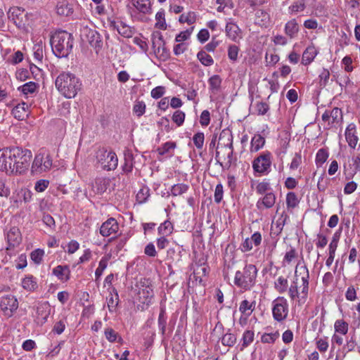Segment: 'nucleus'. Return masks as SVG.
<instances>
[{"label":"nucleus","mask_w":360,"mask_h":360,"mask_svg":"<svg viewBox=\"0 0 360 360\" xmlns=\"http://www.w3.org/2000/svg\"><path fill=\"white\" fill-rule=\"evenodd\" d=\"M56 87L67 98H75L82 89V82L75 75L69 72H61L56 79Z\"/></svg>","instance_id":"f257e3e1"},{"label":"nucleus","mask_w":360,"mask_h":360,"mask_svg":"<svg viewBox=\"0 0 360 360\" xmlns=\"http://www.w3.org/2000/svg\"><path fill=\"white\" fill-rule=\"evenodd\" d=\"M51 45L53 53L58 58H65L73 48V36L64 30L56 32L51 38Z\"/></svg>","instance_id":"f03ea898"},{"label":"nucleus","mask_w":360,"mask_h":360,"mask_svg":"<svg viewBox=\"0 0 360 360\" xmlns=\"http://www.w3.org/2000/svg\"><path fill=\"white\" fill-rule=\"evenodd\" d=\"M299 269L300 274L302 275V285L300 286V288H302L301 292H299L298 291L299 278L297 274L298 266H297L295 272V279L289 288L288 294L292 300H295L296 298L300 297V299L303 300V302H304L307 297L309 292V274L306 266H300Z\"/></svg>","instance_id":"7ed1b4c3"},{"label":"nucleus","mask_w":360,"mask_h":360,"mask_svg":"<svg viewBox=\"0 0 360 360\" xmlns=\"http://www.w3.org/2000/svg\"><path fill=\"white\" fill-rule=\"evenodd\" d=\"M257 269L253 264H247L242 271H237L234 283L245 290H250L255 283Z\"/></svg>","instance_id":"20e7f679"},{"label":"nucleus","mask_w":360,"mask_h":360,"mask_svg":"<svg viewBox=\"0 0 360 360\" xmlns=\"http://www.w3.org/2000/svg\"><path fill=\"white\" fill-rule=\"evenodd\" d=\"M14 174L25 173L30 166L32 157V152L28 149L20 147H12Z\"/></svg>","instance_id":"39448f33"},{"label":"nucleus","mask_w":360,"mask_h":360,"mask_svg":"<svg viewBox=\"0 0 360 360\" xmlns=\"http://www.w3.org/2000/svg\"><path fill=\"white\" fill-rule=\"evenodd\" d=\"M96 160L105 170H114L117 166V157L114 152L101 148L96 152Z\"/></svg>","instance_id":"423d86ee"},{"label":"nucleus","mask_w":360,"mask_h":360,"mask_svg":"<svg viewBox=\"0 0 360 360\" xmlns=\"http://www.w3.org/2000/svg\"><path fill=\"white\" fill-rule=\"evenodd\" d=\"M12 151V147L0 150V171L5 172L8 174H14Z\"/></svg>","instance_id":"0eeeda50"},{"label":"nucleus","mask_w":360,"mask_h":360,"mask_svg":"<svg viewBox=\"0 0 360 360\" xmlns=\"http://www.w3.org/2000/svg\"><path fill=\"white\" fill-rule=\"evenodd\" d=\"M271 153L266 151L260 154L252 162V167L255 172L264 174L270 171L271 165Z\"/></svg>","instance_id":"6e6552de"},{"label":"nucleus","mask_w":360,"mask_h":360,"mask_svg":"<svg viewBox=\"0 0 360 360\" xmlns=\"http://www.w3.org/2000/svg\"><path fill=\"white\" fill-rule=\"evenodd\" d=\"M322 120L327 123V128L330 129L335 124L342 122L343 117L340 108H333L332 110H326L321 117Z\"/></svg>","instance_id":"1a4fd4ad"},{"label":"nucleus","mask_w":360,"mask_h":360,"mask_svg":"<svg viewBox=\"0 0 360 360\" xmlns=\"http://www.w3.org/2000/svg\"><path fill=\"white\" fill-rule=\"evenodd\" d=\"M281 302L274 304L272 312L275 320L281 321L284 320L288 315V304L286 300L283 297L278 298Z\"/></svg>","instance_id":"9d476101"},{"label":"nucleus","mask_w":360,"mask_h":360,"mask_svg":"<svg viewBox=\"0 0 360 360\" xmlns=\"http://www.w3.org/2000/svg\"><path fill=\"white\" fill-rule=\"evenodd\" d=\"M0 306L5 315L10 317L13 311L18 309V303L14 296H7L2 299Z\"/></svg>","instance_id":"9b49d317"},{"label":"nucleus","mask_w":360,"mask_h":360,"mask_svg":"<svg viewBox=\"0 0 360 360\" xmlns=\"http://www.w3.org/2000/svg\"><path fill=\"white\" fill-rule=\"evenodd\" d=\"M158 41V46L156 48V41H153V48L154 49L155 53L162 60H167L170 56L169 51L165 47V41L163 39L162 35L160 33Z\"/></svg>","instance_id":"f8f14e48"},{"label":"nucleus","mask_w":360,"mask_h":360,"mask_svg":"<svg viewBox=\"0 0 360 360\" xmlns=\"http://www.w3.org/2000/svg\"><path fill=\"white\" fill-rule=\"evenodd\" d=\"M118 229L119 225L116 219L110 218L101 225L100 233L104 237H108L112 233H116Z\"/></svg>","instance_id":"ddd939ff"},{"label":"nucleus","mask_w":360,"mask_h":360,"mask_svg":"<svg viewBox=\"0 0 360 360\" xmlns=\"http://www.w3.org/2000/svg\"><path fill=\"white\" fill-rule=\"evenodd\" d=\"M345 135L348 145L352 148H355L359 141V138L357 136L356 126L354 123H350L347 125Z\"/></svg>","instance_id":"4468645a"},{"label":"nucleus","mask_w":360,"mask_h":360,"mask_svg":"<svg viewBox=\"0 0 360 360\" xmlns=\"http://www.w3.org/2000/svg\"><path fill=\"white\" fill-rule=\"evenodd\" d=\"M87 41L96 52L98 53L103 46V41L101 34L94 30H89L86 34Z\"/></svg>","instance_id":"2eb2a0df"},{"label":"nucleus","mask_w":360,"mask_h":360,"mask_svg":"<svg viewBox=\"0 0 360 360\" xmlns=\"http://www.w3.org/2000/svg\"><path fill=\"white\" fill-rule=\"evenodd\" d=\"M110 27L116 30L120 35L126 38L131 37L134 33V30L130 26L122 21L117 23L115 21L111 20Z\"/></svg>","instance_id":"dca6fc26"},{"label":"nucleus","mask_w":360,"mask_h":360,"mask_svg":"<svg viewBox=\"0 0 360 360\" xmlns=\"http://www.w3.org/2000/svg\"><path fill=\"white\" fill-rule=\"evenodd\" d=\"M219 145L225 150L233 147V135L231 130L225 129L221 131L219 137Z\"/></svg>","instance_id":"f3484780"},{"label":"nucleus","mask_w":360,"mask_h":360,"mask_svg":"<svg viewBox=\"0 0 360 360\" xmlns=\"http://www.w3.org/2000/svg\"><path fill=\"white\" fill-rule=\"evenodd\" d=\"M276 202V196L272 192H269L257 202V207L262 210L263 207L266 209L271 208Z\"/></svg>","instance_id":"a211bd4d"},{"label":"nucleus","mask_w":360,"mask_h":360,"mask_svg":"<svg viewBox=\"0 0 360 360\" xmlns=\"http://www.w3.org/2000/svg\"><path fill=\"white\" fill-rule=\"evenodd\" d=\"M7 240L10 247H15L20 244L21 241V233L19 229L13 226L7 233Z\"/></svg>","instance_id":"6ab92c4d"},{"label":"nucleus","mask_w":360,"mask_h":360,"mask_svg":"<svg viewBox=\"0 0 360 360\" xmlns=\"http://www.w3.org/2000/svg\"><path fill=\"white\" fill-rule=\"evenodd\" d=\"M285 34L290 39H294L297 36L300 31V25L295 19H291L285 23Z\"/></svg>","instance_id":"aec40b11"},{"label":"nucleus","mask_w":360,"mask_h":360,"mask_svg":"<svg viewBox=\"0 0 360 360\" xmlns=\"http://www.w3.org/2000/svg\"><path fill=\"white\" fill-rule=\"evenodd\" d=\"M52 273L63 282L68 281L70 278V270L67 265L57 266L53 269Z\"/></svg>","instance_id":"412c9836"},{"label":"nucleus","mask_w":360,"mask_h":360,"mask_svg":"<svg viewBox=\"0 0 360 360\" xmlns=\"http://www.w3.org/2000/svg\"><path fill=\"white\" fill-rule=\"evenodd\" d=\"M74 11L73 5L67 0H61L56 5V12L60 15L69 16Z\"/></svg>","instance_id":"4be33fe9"},{"label":"nucleus","mask_w":360,"mask_h":360,"mask_svg":"<svg viewBox=\"0 0 360 360\" xmlns=\"http://www.w3.org/2000/svg\"><path fill=\"white\" fill-rule=\"evenodd\" d=\"M226 36L233 41H237L240 37L239 34L241 32L239 27L233 22H229L226 25Z\"/></svg>","instance_id":"5701e85b"},{"label":"nucleus","mask_w":360,"mask_h":360,"mask_svg":"<svg viewBox=\"0 0 360 360\" xmlns=\"http://www.w3.org/2000/svg\"><path fill=\"white\" fill-rule=\"evenodd\" d=\"M23 15L24 11L18 7L10 8L8 12V18L19 26L21 25Z\"/></svg>","instance_id":"b1692460"},{"label":"nucleus","mask_w":360,"mask_h":360,"mask_svg":"<svg viewBox=\"0 0 360 360\" xmlns=\"http://www.w3.org/2000/svg\"><path fill=\"white\" fill-rule=\"evenodd\" d=\"M153 295L154 293L152 286H146V288H141L139 290V300L147 305L150 304Z\"/></svg>","instance_id":"393cba45"},{"label":"nucleus","mask_w":360,"mask_h":360,"mask_svg":"<svg viewBox=\"0 0 360 360\" xmlns=\"http://www.w3.org/2000/svg\"><path fill=\"white\" fill-rule=\"evenodd\" d=\"M316 54L317 51L314 46H308L303 52L302 63L305 65L309 64L313 61Z\"/></svg>","instance_id":"a878e982"},{"label":"nucleus","mask_w":360,"mask_h":360,"mask_svg":"<svg viewBox=\"0 0 360 360\" xmlns=\"http://www.w3.org/2000/svg\"><path fill=\"white\" fill-rule=\"evenodd\" d=\"M27 105L25 103H20L12 110V114L18 120H22L27 116Z\"/></svg>","instance_id":"bb28decb"},{"label":"nucleus","mask_w":360,"mask_h":360,"mask_svg":"<svg viewBox=\"0 0 360 360\" xmlns=\"http://www.w3.org/2000/svg\"><path fill=\"white\" fill-rule=\"evenodd\" d=\"M265 143L264 138L260 134H255L251 140V148L252 152H257L261 149Z\"/></svg>","instance_id":"cd10ccee"},{"label":"nucleus","mask_w":360,"mask_h":360,"mask_svg":"<svg viewBox=\"0 0 360 360\" xmlns=\"http://www.w3.org/2000/svg\"><path fill=\"white\" fill-rule=\"evenodd\" d=\"M134 167V156L131 152L127 150L124 152V164L122 169L124 172H131Z\"/></svg>","instance_id":"c85d7f7f"},{"label":"nucleus","mask_w":360,"mask_h":360,"mask_svg":"<svg viewBox=\"0 0 360 360\" xmlns=\"http://www.w3.org/2000/svg\"><path fill=\"white\" fill-rule=\"evenodd\" d=\"M166 325H167V317H166V311L165 307H160V311L158 316V327L161 331L162 335L164 337L166 332Z\"/></svg>","instance_id":"c756f323"},{"label":"nucleus","mask_w":360,"mask_h":360,"mask_svg":"<svg viewBox=\"0 0 360 360\" xmlns=\"http://www.w3.org/2000/svg\"><path fill=\"white\" fill-rule=\"evenodd\" d=\"M197 20V15L193 11H189L187 13H183L179 16V22L180 23H187L192 25Z\"/></svg>","instance_id":"7c9ffc66"},{"label":"nucleus","mask_w":360,"mask_h":360,"mask_svg":"<svg viewBox=\"0 0 360 360\" xmlns=\"http://www.w3.org/2000/svg\"><path fill=\"white\" fill-rule=\"evenodd\" d=\"M198 59L205 66H211L214 64V60L205 51L201 50L197 54Z\"/></svg>","instance_id":"2f4dec72"},{"label":"nucleus","mask_w":360,"mask_h":360,"mask_svg":"<svg viewBox=\"0 0 360 360\" xmlns=\"http://www.w3.org/2000/svg\"><path fill=\"white\" fill-rule=\"evenodd\" d=\"M189 186L185 184H174L171 188V194L172 196L181 195L188 190Z\"/></svg>","instance_id":"473e14b6"},{"label":"nucleus","mask_w":360,"mask_h":360,"mask_svg":"<svg viewBox=\"0 0 360 360\" xmlns=\"http://www.w3.org/2000/svg\"><path fill=\"white\" fill-rule=\"evenodd\" d=\"M306 0H298L295 1L291 6H289L288 10L290 14H296L299 12L303 11L305 8Z\"/></svg>","instance_id":"72a5a7b5"},{"label":"nucleus","mask_w":360,"mask_h":360,"mask_svg":"<svg viewBox=\"0 0 360 360\" xmlns=\"http://www.w3.org/2000/svg\"><path fill=\"white\" fill-rule=\"evenodd\" d=\"M167 257L172 263L176 264L181 261V251H176L174 248H169L167 252Z\"/></svg>","instance_id":"f704fd0d"},{"label":"nucleus","mask_w":360,"mask_h":360,"mask_svg":"<svg viewBox=\"0 0 360 360\" xmlns=\"http://www.w3.org/2000/svg\"><path fill=\"white\" fill-rule=\"evenodd\" d=\"M43 160H44V155L39 154L37 155L34 158L32 165V172H43Z\"/></svg>","instance_id":"c9c22d12"},{"label":"nucleus","mask_w":360,"mask_h":360,"mask_svg":"<svg viewBox=\"0 0 360 360\" xmlns=\"http://www.w3.org/2000/svg\"><path fill=\"white\" fill-rule=\"evenodd\" d=\"M23 288L28 290H34L37 285L35 278L32 276H26L22 281Z\"/></svg>","instance_id":"e433bc0d"},{"label":"nucleus","mask_w":360,"mask_h":360,"mask_svg":"<svg viewBox=\"0 0 360 360\" xmlns=\"http://www.w3.org/2000/svg\"><path fill=\"white\" fill-rule=\"evenodd\" d=\"M300 202L297 195L294 192H290L286 195V205L288 208H295Z\"/></svg>","instance_id":"4c0bfd02"},{"label":"nucleus","mask_w":360,"mask_h":360,"mask_svg":"<svg viewBox=\"0 0 360 360\" xmlns=\"http://www.w3.org/2000/svg\"><path fill=\"white\" fill-rule=\"evenodd\" d=\"M274 287L278 292H285L288 288V280L283 276L278 277L274 283Z\"/></svg>","instance_id":"58836bf2"},{"label":"nucleus","mask_w":360,"mask_h":360,"mask_svg":"<svg viewBox=\"0 0 360 360\" xmlns=\"http://www.w3.org/2000/svg\"><path fill=\"white\" fill-rule=\"evenodd\" d=\"M348 327V323L342 319L337 320L334 325L335 331L342 335H345L347 333Z\"/></svg>","instance_id":"ea45409f"},{"label":"nucleus","mask_w":360,"mask_h":360,"mask_svg":"<svg viewBox=\"0 0 360 360\" xmlns=\"http://www.w3.org/2000/svg\"><path fill=\"white\" fill-rule=\"evenodd\" d=\"M155 20L157 21L155 27L162 30L167 29V24L165 19L164 11H158L155 15Z\"/></svg>","instance_id":"a19ab883"},{"label":"nucleus","mask_w":360,"mask_h":360,"mask_svg":"<svg viewBox=\"0 0 360 360\" xmlns=\"http://www.w3.org/2000/svg\"><path fill=\"white\" fill-rule=\"evenodd\" d=\"M108 260L109 258L108 257H103L101 258L98 264V267L96 269L95 271L96 281H97L101 276L103 271L107 267Z\"/></svg>","instance_id":"79ce46f5"},{"label":"nucleus","mask_w":360,"mask_h":360,"mask_svg":"<svg viewBox=\"0 0 360 360\" xmlns=\"http://www.w3.org/2000/svg\"><path fill=\"white\" fill-rule=\"evenodd\" d=\"M150 196V189L148 187H143L139 190L136 194V200L139 203H143L146 202Z\"/></svg>","instance_id":"37998d69"},{"label":"nucleus","mask_w":360,"mask_h":360,"mask_svg":"<svg viewBox=\"0 0 360 360\" xmlns=\"http://www.w3.org/2000/svg\"><path fill=\"white\" fill-rule=\"evenodd\" d=\"M236 337L235 335L230 333H226L221 338V343L224 346L232 347L236 344Z\"/></svg>","instance_id":"c03bdc74"},{"label":"nucleus","mask_w":360,"mask_h":360,"mask_svg":"<svg viewBox=\"0 0 360 360\" xmlns=\"http://www.w3.org/2000/svg\"><path fill=\"white\" fill-rule=\"evenodd\" d=\"M176 146L175 142L168 141L164 143L161 147H159L157 149L158 154L160 155H164L169 152L171 149H174Z\"/></svg>","instance_id":"a18cd8bd"},{"label":"nucleus","mask_w":360,"mask_h":360,"mask_svg":"<svg viewBox=\"0 0 360 360\" xmlns=\"http://www.w3.org/2000/svg\"><path fill=\"white\" fill-rule=\"evenodd\" d=\"M341 229L337 231L333 236L332 240L329 245V252L335 253L338 248V241L340 238Z\"/></svg>","instance_id":"49530a36"},{"label":"nucleus","mask_w":360,"mask_h":360,"mask_svg":"<svg viewBox=\"0 0 360 360\" xmlns=\"http://www.w3.org/2000/svg\"><path fill=\"white\" fill-rule=\"evenodd\" d=\"M33 51L34 59L37 62L41 63L44 57L43 47L41 43H37L34 44L33 46Z\"/></svg>","instance_id":"de8ad7c7"},{"label":"nucleus","mask_w":360,"mask_h":360,"mask_svg":"<svg viewBox=\"0 0 360 360\" xmlns=\"http://www.w3.org/2000/svg\"><path fill=\"white\" fill-rule=\"evenodd\" d=\"M254 332L250 330H245L243 335V343L242 346L243 347H247L248 345H250L254 340Z\"/></svg>","instance_id":"09e8293b"},{"label":"nucleus","mask_w":360,"mask_h":360,"mask_svg":"<svg viewBox=\"0 0 360 360\" xmlns=\"http://www.w3.org/2000/svg\"><path fill=\"white\" fill-rule=\"evenodd\" d=\"M173 226L169 221H165L158 227V233L160 235H167L172 233Z\"/></svg>","instance_id":"8fccbe9b"},{"label":"nucleus","mask_w":360,"mask_h":360,"mask_svg":"<svg viewBox=\"0 0 360 360\" xmlns=\"http://www.w3.org/2000/svg\"><path fill=\"white\" fill-rule=\"evenodd\" d=\"M131 4L139 11L145 13L148 9V5L149 4V0H131Z\"/></svg>","instance_id":"3c124183"},{"label":"nucleus","mask_w":360,"mask_h":360,"mask_svg":"<svg viewBox=\"0 0 360 360\" xmlns=\"http://www.w3.org/2000/svg\"><path fill=\"white\" fill-rule=\"evenodd\" d=\"M44 255V251L41 249H37L31 252V259L37 264H39Z\"/></svg>","instance_id":"603ef678"},{"label":"nucleus","mask_w":360,"mask_h":360,"mask_svg":"<svg viewBox=\"0 0 360 360\" xmlns=\"http://www.w3.org/2000/svg\"><path fill=\"white\" fill-rule=\"evenodd\" d=\"M328 158V153L324 148H321L318 150L316 155V164L322 165L323 164Z\"/></svg>","instance_id":"864d4df0"},{"label":"nucleus","mask_w":360,"mask_h":360,"mask_svg":"<svg viewBox=\"0 0 360 360\" xmlns=\"http://www.w3.org/2000/svg\"><path fill=\"white\" fill-rule=\"evenodd\" d=\"M36 89L37 84L35 82H27L19 88V89H20L21 91L26 95L28 94L34 93L36 91Z\"/></svg>","instance_id":"5fc2aeb1"},{"label":"nucleus","mask_w":360,"mask_h":360,"mask_svg":"<svg viewBox=\"0 0 360 360\" xmlns=\"http://www.w3.org/2000/svg\"><path fill=\"white\" fill-rule=\"evenodd\" d=\"M193 30H194V27H191L185 31L181 32L179 34H177L176 36L175 41L176 42H181V41L187 40L190 37Z\"/></svg>","instance_id":"6e6d98bb"},{"label":"nucleus","mask_w":360,"mask_h":360,"mask_svg":"<svg viewBox=\"0 0 360 360\" xmlns=\"http://www.w3.org/2000/svg\"><path fill=\"white\" fill-rule=\"evenodd\" d=\"M208 82H209L210 88L212 90L217 91L220 88V86L221 84V79L219 75H214L209 79Z\"/></svg>","instance_id":"4d7b16f0"},{"label":"nucleus","mask_w":360,"mask_h":360,"mask_svg":"<svg viewBox=\"0 0 360 360\" xmlns=\"http://www.w3.org/2000/svg\"><path fill=\"white\" fill-rule=\"evenodd\" d=\"M205 136L202 132L196 133L193 137V143L198 149H201L204 144Z\"/></svg>","instance_id":"13d9d810"},{"label":"nucleus","mask_w":360,"mask_h":360,"mask_svg":"<svg viewBox=\"0 0 360 360\" xmlns=\"http://www.w3.org/2000/svg\"><path fill=\"white\" fill-rule=\"evenodd\" d=\"M185 120V113L181 110H176L172 115V120L178 127L183 124Z\"/></svg>","instance_id":"bf43d9fd"},{"label":"nucleus","mask_w":360,"mask_h":360,"mask_svg":"<svg viewBox=\"0 0 360 360\" xmlns=\"http://www.w3.org/2000/svg\"><path fill=\"white\" fill-rule=\"evenodd\" d=\"M278 337L279 333L278 332L274 333H264L261 338V341L263 343H274Z\"/></svg>","instance_id":"052dcab7"},{"label":"nucleus","mask_w":360,"mask_h":360,"mask_svg":"<svg viewBox=\"0 0 360 360\" xmlns=\"http://www.w3.org/2000/svg\"><path fill=\"white\" fill-rule=\"evenodd\" d=\"M239 48L236 45H230L228 48V57L232 61H236Z\"/></svg>","instance_id":"680f3d73"},{"label":"nucleus","mask_w":360,"mask_h":360,"mask_svg":"<svg viewBox=\"0 0 360 360\" xmlns=\"http://www.w3.org/2000/svg\"><path fill=\"white\" fill-rule=\"evenodd\" d=\"M255 110L257 115H264L269 110V106L266 103L257 102L255 105Z\"/></svg>","instance_id":"e2e57ef3"},{"label":"nucleus","mask_w":360,"mask_h":360,"mask_svg":"<svg viewBox=\"0 0 360 360\" xmlns=\"http://www.w3.org/2000/svg\"><path fill=\"white\" fill-rule=\"evenodd\" d=\"M330 78V72L326 69H323L319 75V86L321 87H325L328 82V79Z\"/></svg>","instance_id":"0e129e2a"},{"label":"nucleus","mask_w":360,"mask_h":360,"mask_svg":"<svg viewBox=\"0 0 360 360\" xmlns=\"http://www.w3.org/2000/svg\"><path fill=\"white\" fill-rule=\"evenodd\" d=\"M42 221L46 226L51 229L54 230L56 228V222L53 217L49 214H44Z\"/></svg>","instance_id":"69168bd1"},{"label":"nucleus","mask_w":360,"mask_h":360,"mask_svg":"<svg viewBox=\"0 0 360 360\" xmlns=\"http://www.w3.org/2000/svg\"><path fill=\"white\" fill-rule=\"evenodd\" d=\"M223 193H224L223 186L221 184H218L216 186L215 191H214V202L216 203H219L222 200Z\"/></svg>","instance_id":"338daca9"},{"label":"nucleus","mask_w":360,"mask_h":360,"mask_svg":"<svg viewBox=\"0 0 360 360\" xmlns=\"http://www.w3.org/2000/svg\"><path fill=\"white\" fill-rule=\"evenodd\" d=\"M134 112L137 116H141L146 110V104L143 101H137L133 108Z\"/></svg>","instance_id":"774afa93"}]
</instances>
